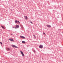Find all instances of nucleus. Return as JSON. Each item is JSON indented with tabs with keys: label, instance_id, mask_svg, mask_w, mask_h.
Masks as SVG:
<instances>
[{
	"label": "nucleus",
	"instance_id": "f257e3e1",
	"mask_svg": "<svg viewBox=\"0 0 63 63\" xmlns=\"http://www.w3.org/2000/svg\"><path fill=\"white\" fill-rule=\"evenodd\" d=\"M39 48H43V46L42 45H40V46H39Z\"/></svg>",
	"mask_w": 63,
	"mask_h": 63
},
{
	"label": "nucleus",
	"instance_id": "f03ea898",
	"mask_svg": "<svg viewBox=\"0 0 63 63\" xmlns=\"http://www.w3.org/2000/svg\"><path fill=\"white\" fill-rule=\"evenodd\" d=\"M20 52H21V54L23 56H24V54L23 53V52H22L21 51H20Z\"/></svg>",
	"mask_w": 63,
	"mask_h": 63
},
{
	"label": "nucleus",
	"instance_id": "7ed1b4c3",
	"mask_svg": "<svg viewBox=\"0 0 63 63\" xmlns=\"http://www.w3.org/2000/svg\"><path fill=\"white\" fill-rule=\"evenodd\" d=\"M12 47H15V48H18V47H17V46H16L15 45H12Z\"/></svg>",
	"mask_w": 63,
	"mask_h": 63
},
{
	"label": "nucleus",
	"instance_id": "20e7f679",
	"mask_svg": "<svg viewBox=\"0 0 63 63\" xmlns=\"http://www.w3.org/2000/svg\"><path fill=\"white\" fill-rule=\"evenodd\" d=\"M20 37L22 39H25V38L23 36H20Z\"/></svg>",
	"mask_w": 63,
	"mask_h": 63
},
{
	"label": "nucleus",
	"instance_id": "39448f33",
	"mask_svg": "<svg viewBox=\"0 0 63 63\" xmlns=\"http://www.w3.org/2000/svg\"><path fill=\"white\" fill-rule=\"evenodd\" d=\"M47 27H51V26L50 25H47Z\"/></svg>",
	"mask_w": 63,
	"mask_h": 63
},
{
	"label": "nucleus",
	"instance_id": "423d86ee",
	"mask_svg": "<svg viewBox=\"0 0 63 63\" xmlns=\"http://www.w3.org/2000/svg\"><path fill=\"white\" fill-rule=\"evenodd\" d=\"M16 28H19V26L17 25H16Z\"/></svg>",
	"mask_w": 63,
	"mask_h": 63
},
{
	"label": "nucleus",
	"instance_id": "0eeeda50",
	"mask_svg": "<svg viewBox=\"0 0 63 63\" xmlns=\"http://www.w3.org/2000/svg\"><path fill=\"white\" fill-rule=\"evenodd\" d=\"M25 19H27V17L25 16Z\"/></svg>",
	"mask_w": 63,
	"mask_h": 63
},
{
	"label": "nucleus",
	"instance_id": "6e6552de",
	"mask_svg": "<svg viewBox=\"0 0 63 63\" xmlns=\"http://www.w3.org/2000/svg\"><path fill=\"white\" fill-rule=\"evenodd\" d=\"M9 40H10L11 41H13L14 42V40L12 39H9Z\"/></svg>",
	"mask_w": 63,
	"mask_h": 63
},
{
	"label": "nucleus",
	"instance_id": "1a4fd4ad",
	"mask_svg": "<svg viewBox=\"0 0 63 63\" xmlns=\"http://www.w3.org/2000/svg\"><path fill=\"white\" fill-rule=\"evenodd\" d=\"M22 43H23L24 44H25V43H26V42H25V41H22Z\"/></svg>",
	"mask_w": 63,
	"mask_h": 63
},
{
	"label": "nucleus",
	"instance_id": "9d476101",
	"mask_svg": "<svg viewBox=\"0 0 63 63\" xmlns=\"http://www.w3.org/2000/svg\"><path fill=\"white\" fill-rule=\"evenodd\" d=\"M1 27L2 28H3V29H5V28L3 27V26H1Z\"/></svg>",
	"mask_w": 63,
	"mask_h": 63
},
{
	"label": "nucleus",
	"instance_id": "9b49d317",
	"mask_svg": "<svg viewBox=\"0 0 63 63\" xmlns=\"http://www.w3.org/2000/svg\"><path fill=\"white\" fill-rule=\"evenodd\" d=\"M15 22L16 23H17V20H16L15 21Z\"/></svg>",
	"mask_w": 63,
	"mask_h": 63
},
{
	"label": "nucleus",
	"instance_id": "f8f14e48",
	"mask_svg": "<svg viewBox=\"0 0 63 63\" xmlns=\"http://www.w3.org/2000/svg\"><path fill=\"white\" fill-rule=\"evenodd\" d=\"M7 49H8V50H10V49L9 48H8Z\"/></svg>",
	"mask_w": 63,
	"mask_h": 63
},
{
	"label": "nucleus",
	"instance_id": "ddd939ff",
	"mask_svg": "<svg viewBox=\"0 0 63 63\" xmlns=\"http://www.w3.org/2000/svg\"><path fill=\"white\" fill-rule=\"evenodd\" d=\"M33 36H34V38H36V36H35V35H33Z\"/></svg>",
	"mask_w": 63,
	"mask_h": 63
},
{
	"label": "nucleus",
	"instance_id": "4468645a",
	"mask_svg": "<svg viewBox=\"0 0 63 63\" xmlns=\"http://www.w3.org/2000/svg\"><path fill=\"white\" fill-rule=\"evenodd\" d=\"M30 23H32H32H32V22H30Z\"/></svg>",
	"mask_w": 63,
	"mask_h": 63
},
{
	"label": "nucleus",
	"instance_id": "2eb2a0df",
	"mask_svg": "<svg viewBox=\"0 0 63 63\" xmlns=\"http://www.w3.org/2000/svg\"><path fill=\"white\" fill-rule=\"evenodd\" d=\"M18 23L19 24L20 23V22H19V21H18Z\"/></svg>",
	"mask_w": 63,
	"mask_h": 63
},
{
	"label": "nucleus",
	"instance_id": "dca6fc26",
	"mask_svg": "<svg viewBox=\"0 0 63 63\" xmlns=\"http://www.w3.org/2000/svg\"><path fill=\"white\" fill-rule=\"evenodd\" d=\"M0 43L1 44H2V43L1 42H0Z\"/></svg>",
	"mask_w": 63,
	"mask_h": 63
},
{
	"label": "nucleus",
	"instance_id": "f3484780",
	"mask_svg": "<svg viewBox=\"0 0 63 63\" xmlns=\"http://www.w3.org/2000/svg\"><path fill=\"white\" fill-rule=\"evenodd\" d=\"M22 27V28H23V26H22V27Z\"/></svg>",
	"mask_w": 63,
	"mask_h": 63
},
{
	"label": "nucleus",
	"instance_id": "a211bd4d",
	"mask_svg": "<svg viewBox=\"0 0 63 63\" xmlns=\"http://www.w3.org/2000/svg\"><path fill=\"white\" fill-rule=\"evenodd\" d=\"M43 34H45V33L44 32V33H43Z\"/></svg>",
	"mask_w": 63,
	"mask_h": 63
},
{
	"label": "nucleus",
	"instance_id": "6ab92c4d",
	"mask_svg": "<svg viewBox=\"0 0 63 63\" xmlns=\"http://www.w3.org/2000/svg\"><path fill=\"white\" fill-rule=\"evenodd\" d=\"M15 29H16V28H16L15 27Z\"/></svg>",
	"mask_w": 63,
	"mask_h": 63
},
{
	"label": "nucleus",
	"instance_id": "aec40b11",
	"mask_svg": "<svg viewBox=\"0 0 63 63\" xmlns=\"http://www.w3.org/2000/svg\"><path fill=\"white\" fill-rule=\"evenodd\" d=\"M11 34V35H13V34Z\"/></svg>",
	"mask_w": 63,
	"mask_h": 63
},
{
	"label": "nucleus",
	"instance_id": "412c9836",
	"mask_svg": "<svg viewBox=\"0 0 63 63\" xmlns=\"http://www.w3.org/2000/svg\"><path fill=\"white\" fill-rule=\"evenodd\" d=\"M13 28H14V27H13Z\"/></svg>",
	"mask_w": 63,
	"mask_h": 63
}]
</instances>
